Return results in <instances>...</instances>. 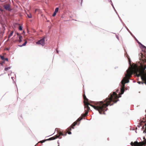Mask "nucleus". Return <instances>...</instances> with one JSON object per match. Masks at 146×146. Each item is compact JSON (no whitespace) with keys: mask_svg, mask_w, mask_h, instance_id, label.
Returning <instances> with one entry per match:
<instances>
[{"mask_svg":"<svg viewBox=\"0 0 146 146\" xmlns=\"http://www.w3.org/2000/svg\"><path fill=\"white\" fill-rule=\"evenodd\" d=\"M56 12H55L54 11V13L52 15V16L53 17H54V16H55L56 15Z\"/></svg>","mask_w":146,"mask_h":146,"instance_id":"nucleus-21","label":"nucleus"},{"mask_svg":"<svg viewBox=\"0 0 146 146\" xmlns=\"http://www.w3.org/2000/svg\"><path fill=\"white\" fill-rule=\"evenodd\" d=\"M27 16L29 18H32V16L31 14L27 15Z\"/></svg>","mask_w":146,"mask_h":146,"instance_id":"nucleus-17","label":"nucleus"},{"mask_svg":"<svg viewBox=\"0 0 146 146\" xmlns=\"http://www.w3.org/2000/svg\"><path fill=\"white\" fill-rule=\"evenodd\" d=\"M67 134V132H64L63 133L61 131L59 132L58 133V135H60V137H61V136H66Z\"/></svg>","mask_w":146,"mask_h":146,"instance_id":"nucleus-8","label":"nucleus"},{"mask_svg":"<svg viewBox=\"0 0 146 146\" xmlns=\"http://www.w3.org/2000/svg\"><path fill=\"white\" fill-rule=\"evenodd\" d=\"M133 73L138 77L141 76V79L143 81L142 84L144 83L146 85V73L144 71L140 69L136 66L131 68L129 67L126 71V73L125 74V76L123 78L120 83L121 86L120 88L121 95L124 93L125 84L129 82V78Z\"/></svg>","mask_w":146,"mask_h":146,"instance_id":"nucleus-2","label":"nucleus"},{"mask_svg":"<svg viewBox=\"0 0 146 146\" xmlns=\"http://www.w3.org/2000/svg\"><path fill=\"white\" fill-rule=\"evenodd\" d=\"M99 112V113L101 114H105V111H104V110H97Z\"/></svg>","mask_w":146,"mask_h":146,"instance_id":"nucleus-9","label":"nucleus"},{"mask_svg":"<svg viewBox=\"0 0 146 146\" xmlns=\"http://www.w3.org/2000/svg\"><path fill=\"white\" fill-rule=\"evenodd\" d=\"M4 60H5L7 61H8V58H5V59Z\"/></svg>","mask_w":146,"mask_h":146,"instance_id":"nucleus-23","label":"nucleus"},{"mask_svg":"<svg viewBox=\"0 0 146 146\" xmlns=\"http://www.w3.org/2000/svg\"><path fill=\"white\" fill-rule=\"evenodd\" d=\"M13 31H12L10 34L8 36V38H10L13 35Z\"/></svg>","mask_w":146,"mask_h":146,"instance_id":"nucleus-13","label":"nucleus"},{"mask_svg":"<svg viewBox=\"0 0 146 146\" xmlns=\"http://www.w3.org/2000/svg\"><path fill=\"white\" fill-rule=\"evenodd\" d=\"M116 37L117 38V39H118V36H117V35H116Z\"/></svg>","mask_w":146,"mask_h":146,"instance_id":"nucleus-25","label":"nucleus"},{"mask_svg":"<svg viewBox=\"0 0 146 146\" xmlns=\"http://www.w3.org/2000/svg\"><path fill=\"white\" fill-rule=\"evenodd\" d=\"M60 135H55V136L53 137H51V138H49V139H46L47 141L48 140H52L58 138L59 139H61L62 138V137H60Z\"/></svg>","mask_w":146,"mask_h":146,"instance_id":"nucleus-6","label":"nucleus"},{"mask_svg":"<svg viewBox=\"0 0 146 146\" xmlns=\"http://www.w3.org/2000/svg\"><path fill=\"white\" fill-rule=\"evenodd\" d=\"M144 140L143 141L138 142L137 141H135L134 143L131 142V145L132 146H145L146 145V139L145 138V137L143 138Z\"/></svg>","mask_w":146,"mask_h":146,"instance_id":"nucleus-4","label":"nucleus"},{"mask_svg":"<svg viewBox=\"0 0 146 146\" xmlns=\"http://www.w3.org/2000/svg\"><path fill=\"white\" fill-rule=\"evenodd\" d=\"M45 40L44 38L40 39L36 42V44H40L42 46H44L45 44Z\"/></svg>","mask_w":146,"mask_h":146,"instance_id":"nucleus-5","label":"nucleus"},{"mask_svg":"<svg viewBox=\"0 0 146 146\" xmlns=\"http://www.w3.org/2000/svg\"><path fill=\"white\" fill-rule=\"evenodd\" d=\"M17 35H19V34L18 33H17Z\"/></svg>","mask_w":146,"mask_h":146,"instance_id":"nucleus-29","label":"nucleus"},{"mask_svg":"<svg viewBox=\"0 0 146 146\" xmlns=\"http://www.w3.org/2000/svg\"><path fill=\"white\" fill-rule=\"evenodd\" d=\"M47 141L46 139L43 140L41 141H40L39 142L42 143H43L45 141Z\"/></svg>","mask_w":146,"mask_h":146,"instance_id":"nucleus-16","label":"nucleus"},{"mask_svg":"<svg viewBox=\"0 0 146 146\" xmlns=\"http://www.w3.org/2000/svg\"><path fill=\"white\" fill-rule=\"evenodd\" d=\"M56 51L57 52V53H58V51L57 50H56Z\"/></svg>","mask_w":146,"mask_h":146,"instance_id":"nucleus-27","label":"nucleus"},{"mask_svg":"<svg viewBox=\"0 0 146 146\" xmlns=\"http://www.w3.org/2000/svg\"><path fill=\"white\" fill-rule=\"evenodd\" d=\"M58 9H59V8L58 7L56 8L55 9L54 12L57 13L58 11Z\"/></svg>","mask_w":146,"mask_h":146,"instance_id":"nucleus-15","label":"nucleus"},{"mask_svg":"<svg viewBox=\"0 0 146 146\" xmlns=\"http://www.w3.org/2000/svg\"><path fill=\"white\" fill-rule=\"evenodd\" d=\"M11 68V67H6L5 68V71H7L8 70L10 69Z\"/></svg>","mask_w":146,"mask_h":146,"instance_id":"nucleus-14","label":"nucleus"},{"mask_svg":"<svg viewBox=\"0 0 146 146\" xmlns=\"http://www.w3.org/2000/svg\"><path fill=\"white\" fill-rule=\"evenodd\" d=\"M0 64L1 65H3V63H0Z\"/></svg>","mask_w":146,"mask_h":146,"instance_id":"nucleus-26","label":"nucleus"},{"mask_svg":"<svg viewBox=\"0 0 146 146\" xmlns=\"http://www.w3.org/2000/svg\"><path fill=\"white\" fill-rule=\"evenodd\" d=\"M19 42H21L22 41V40L23 39V36L21 35H20L19 37Z\"/></svg>","mask_w":146,"mask_h":146,"instance_id":"nucleus-11","label":"nucleus"},{"mask_svg":"<svg viewBox=\"0 0 146 146\" xmlns=\"http://www.w3.org/2000/svg\"><path fill=\"white\" fill-rule=\"evenodd\" d=\"M27 43V42L26 40H25V42L22 45H19V46L20 47H21L23 46H24L26 45V44Z\"/></svg>","mask_w":146,"mask_h":146,"instance_id":"nucleus-10","label":"nucleus"},{"mask_svg":"<svg viewBox=\"0 0 146 146\" xmlns=\"http://www.w3.org/2000/svg\"><path fill=\"white\" fill-rule=\"evenodd\" d=\"M118 90H116V92H113L112 94H110L108 97L103 102H94V105H92L89 103H86L85 101H87L88 99L86 98L85 95L84 94L83 95V98L84 100V103L85 106V108L86 110H90L89 106H92L95 110H103L105 108L109 105L111 106L113 105L114 103H116L117 101H119L118 99L119 98L121 97L120 96H118L117 93L120 94V92H118Z\"/></svg>","mask_w":146,"mask_h":146,"instance_id":"nucleus-1","label":"nucleus"},{"mask_svg":"<svg viewBox=\"0 0 146 146\" xmlns=\"http://www.w3.org/2000/svg\"><path fill=\"white\" fill-rule=\"evenodd\" d=\"M11 78H12V79H13V77H12Z\"/></svg>","mask_w":146,"mask_h":146,"instance_id":"nucleus-30","label":"nucleus"},{"mask_svg":"<svg viewBox=\"0 0 146 146\" xmlns=\"http://www.w3.org/2000/svg\"><path fill=\"white\" fill-rule=\"evenodd\" d=\"M106 110H108V108H106Z\"/></svg>","mask_w":146,"mask_h":146,"instance_id":"nucleus-31","label":"nucleus"},{"mask_svg":"<svg viewBox=\"0 0 146 146\" xmlns=\"http://www.w3.org/2000/svg\"><path fill=\"white\" fill-rule=\"evenodd\" d=\"M111 5H112V6L113 7V8H114V10H115V11L116 12V10H115V8H114V6H113V4L112 3H111Z\"/></svg>","mask_w":146,"mask_h":146,"instance_id":"nucleus-22","label":"nucleus"},{"mask_svg":"<svg viewBox=\"0 0 146 146\" xmlns=\"http://www.w3.org/2000/svg\"><path fill=\"white\" fill-rule=\"evenodd\" d=\"M1 58L2 60H4L5 59V58L3 56H1Z\"/></svg>","mask_w":146,"mask_h":146,"instance_id":"nucleus-20","label":"nucleus"},{"mask_svg":"<svg viewBox=\"0 0 146 146\" xmlns=\"http://www.w3.org/2000/svg\"><path fill=\"white\" fill-rule=\"evenodd\" d=\"M86 110V111L85 113L82 114L81 116L76 121L74 122L70 127H69L67 129V131L66 132L67 133L69 134H71V132L70 131H69L71 130V128L74 129V128L73 127L74 126L77 124V122L81 120L83 117H84L87 115L88 113L89 110Z\"/></svg>","mask_w":146,"mask_h":146,"instance_id":"nucleus-3","label":"nucleus"},{"mask_svg":"<svg viewBox=\"0 0 146 146\" xmlns=\"http://www.w3.org/2000/svg\"><path fill=\"white\" fill-rule=\"evenodd\" d=\"M19 30L21 31L22 30V27L21 26H19Z\"/></svg>","mask_w":146,"mask_h":146,"instance_id":"nucleus-18","label":"nucleus"},{"mask_svg":"<svg viewBox=\"0 0 146 146\" xmlns=\"http://www.w3.org/2000/svg\"><path fill=\"white\" fill-rule=\"evenodd\" d=\"M4 8L6 10L11 11V9H10V5L9 4H7L3 6Z\"/></svg>","mask_w":146,"mask_h":146,"instance_id":"nucleus-7","label":"nucleus"},{"mask_svg":"<svg viewBox=\"0 0 146 146\" xmlns=\"http://www.w3.org/2000/svg\"><path fill=\"white\" fill-rule=\"evenodd\" d=\"M0 11H3V10L1 9H0Z\"/></svg>","mask_w":146,"mask_h":146,"instance_id":"nucleus-24","label":"nucleus"},{"mask_svg":"<svg viewBox=\"0 0 146 146\" xmlns=\"http://www.w3.org/2000/svg\"><path fill=\"white\" fill-rule=\"evenodd\" d=\"M137 42L139 44H141V46H142V48H146V47L145 46H144L142 44H141V43L140 42H139L138 41H137Z\"/></svg>","mask_w":146,"mask_h":146,"instance_id":"nucleus-12","label":"nucleus"},{"mask_svg":"<svg viewBox=\"0 0 146 146\" xmlns=\"http://www.w3.org/2000/svg\"><path fill=\"white\" fill-rule=\"evenodd\" d=\"M127 57V58H128V59L129 64L131 66V61H130V59L128 57Z\"/></svg>","mask_w":146,"mask_h":146,"instance_id":"nucleus-19","label":"nucleus"},{"mask_svg":"<svg viewBox=\"0 0 146 146\" xmlns=\"http://www.w3.org/2000/svg\"><path fill=\"white\" fill-rule=\"evenodd\" d=\"M140 82H139V84H140Z\"/></svg>","mask_w":146,"mask_h":146,"instance_id":"nucleus-28","label":"nucleus"}]
</instances>
